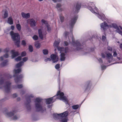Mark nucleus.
<instances>
[{
	"label": "nucleus",
	"mask_w": 122,
	"mask_h": 122,
	"mask_svg": "<svg viewBox=\"0 0 122 122\" xmlns=\"http://www.w3.org/2000/svg\"><path fill=\"white\" fill-rule=\"evenodd\" d=\"M42 100V99L39 98H36L35 100V108L37 112L41 111L43 112L46 111V108L42 106L41 103Z\"/></svg>",
	"instance_id": "nucleus-1"
},
{
	"label": "nucleus",
	"mask_w": 122,
	"mask_h": 122,
	"mask_svg": "<svg viewBox=\"0 0 122 122\" xmlns=\"http://www.w3.org/2000/svg\"><path fill=\"white\" fill-rule=\"evenodd\" d=\"M10 35L11 36L12 38L13 41H15V45L17 47H19L20 46V36L18 33H14L13 31L10 32Z\"/></svg>",
	"instance_id": "nucleus-2"
},
{
	"label": "nucleus",
	"mask_w": 122,
	"mask_h": 122,
	"mask_svg": "<svg viewBox=\"0 0 122 122\" xmlns=\"http://www.w3.org/2000/svg\"><path fill=\"white\" fill-rule=\"evenodd\" d=\"M21 71V70L20 68H19L17 70L14 69V80L15 82L16 83H18L20 81V79L22 78L23 77V76L21 74L19 76H18L17 75L18 73Z\"/></svg>",
	"instance_id": "nucleus-3"
},
{
	"label": "nucleus",
	"mask_w": 122,
	"mask_h": 122,
	"mask_svg": "<svg viewBox=\"0 0 122 122\" xmlns=\"http://www.w3.org/2000/svg\"><path fill=\"white\" fill-rule=\"evenodd\" d=\"M72 44L74 46H76V49L77 50H81L84 46L80 43L77 40L75 41L74 38L73 37L72 38Z\"/></svg>",
	"instance_id": "nucleus-4"
},
{
	"label": "nucleus",
	"mask_w": 122,
	"mask_h": 122,
	"mask_svg": "<svg viewBox=\"0 0 122 122\" xmlns=\"http://www.w3.org/2000/svg\"><path fill=\"white\" fill-rule=\"evenodd\" d=\"M78 16L74 15L73 17H71L69 22V26L70 28H72L78 18Z\"/></svg>",
	"instance_id": "nucleus-5"
},
{
	"label": "nucleus",
	"mask_w": 122,
	"mask_h": 122,
	"mask_svg": "<svg viewBox=\"0 0 122 122\" xmlns=\"http://www.w3.org/2000/svg\"><path fill=\"white\" fill-rule=\"evenodd\" d=\"M60 42L59 40L57 41H56L54 43V46L56 47L58 49L61 51H62L64 49L65 53H66L68 52V47H66L65 48L62 47H58L59 44Z\"/></svg>",
	"instance_id": "nucleus-6"
},
{
	"label": "nucleus",
	"mask_w": 122,
	"mask_h": 122,
	"mask_svg": "<svg viewBox=\"0 0 122 122\" xmlns=\"http://www.w3.org/2000/svg\"><path fill=\"white\" fill-rule=\"evenodd\" d=\"M34 96L32 95H31L28 96L26 99V106L28 110H29L31 109V107L30 103L31 102V98H33Z\"/></svg>",
	"instance_id": "nucleus-7"
},
{
	"label": "nucleus",
	"mask_w": 122,
	"mask_h": 122,
	"mask_svg": "<svg viewBox=\"0 0 122 122\" xmlns=\"http://www.w3.org/2000/svg\"><path fill=\"white\" fill-rule=\"evenodd\" d=\"M64 94L63 92H61L60 91H58L57 94L56 96H59L60 99L64 101L65 102H68V101L66 97L64 96Z\"/></svg>",
	"instance_id": "nucleus-8"
},
{
	"label": "nucleus",
	"mask_w": 122,
	"mask_h": 122,
	"mask_svg": "<svg viewBox=\"0 0 122 122\" xmlns=\"http://www.w3.org/2000/svg\"><path fill=\"white\" fill-rule=\"evenodd\" d=\"M11 83L9 81H7L6 82V85L4 86V87L5 89V92L9 93L10 91L11 88Z\"/></svg>",
	"instance_id": "nucleus-9"
},
{
	"label": "nucleus",
	"mask_w": 122,
	"mask_h": 122,
	"mask_svg": "<svg viewBox=\"0 0 122 122\" xmlns=\"http://www.w3.org/2000/svg\"><path fill=\"white\" fill-rule=\"evenodd\" d=\"M100 26L101 28L103 29L104 30L107 29L109 27H112L111 25H108L105 21H104L103 23H101Z\"/></svg>",
	"instance_id": "nucleus-10"
},
{
	"label": "nucleus",
	"mask_w": 122,
	"mask_h": 122,
	"mask_svg": "<svg viewBox=\"0 0 122 122\" xmlns=\"http://www.w3.org/2000/svg\"><path fill=\"white\" fill-rule=\"evenodd\" d=\"M68 112L67 111H65L64 112L57 114H54V116H56L57 117H66L68 115Z\"/></svg>",
	"instance_id": "nucleus-11"
},
{
	"label": "nucleus",
	"mask_w": 122,
	"mask_h": 122,
	"mask_svg": "<svg viewBox=\"0 0 122 122\" xmlns=\"http://www.w3.org/2000/svg\"><path fill=\"white\" fill-rule=\"evenodd\" d=\"M111 25L112 27L116 29L117 31L122 36V31L120 30L119 28L116 24H112Z\"/></svg>",
	"instance_id": "nucleus-12"
},
{
	"label": "nucleus",
	"mask_w": 122,
	"mask_h": 122,
	"mask_svg": "<svg viewBox=\"0 0 122 122\" xmlns=\"http://www.w3.org/2000/svg\"><path fill=\"white\" fill-rule=\"evenodd\" d=\"M51 57L54 63L58 61V58L57 56L54 54H52L51 55Z\"/></svg>",
	"instance_id": "nucleus-13"
},
{
	"label": "nucleus",
	"mask_w": 122,
	"mask_h": 122,
	"mask_svg": "<svg viewBox=\"0 0 122 122\" xmlns=\"http://www.w3.org/2000/svg\"><path fill=\"white\" fill-rule=\"evenodd\" d=\"M27 22L28 23H29L31 26L34 27L36 26V22L35 20L33 19H28Z\"/></svg>",
	"instance_id": "nucleus-14"
},
{
	"label": "nucleus",
	"mask_w": 122,
	"mask_h": 122,
	"mask_svg": "<svg viewBox=\"0 0 122 122\" xmlns=\"http://www.w3.org/2000/svg\"><path fill=\"white\" fill-rule=\"evenodd\" d=\"M81 4L80 3H77L76 4V6L75 9V13H78L81 7Z\"/></svg>",
	"instance_id": "nucleus-15"
},
{
	"label": "nucleus",
	"mask_w": 122,
	"mask_h": 122,
	"mask_svg": "<svg viewBox=\"0 0 122 122\" xmlns=\"http://www.w3.org/2000/svg\"><path fill=\"white\" fill-rule=\"evenodd\" d=\"M42 22L44 24L47 28V31L49 32L51 30V28L49 27V25L48 24L47 22L43 19L41 20Z\"/></svg>",
	"instance_id": "nucleus-16"
},
{
	"label": "nucleus",
	"mask_w": 122,
	"mask_h": 122,
	"mask_svg": "<svg viewBox=\"0 0 122 122\" xmlns=\"http://www.w3.org/2000/svg\"><path fill=\"white\" fill-rule=\"evenodd\" d=\"M11 52L12 54V58H13L19 55L18 52H15V51L13 50L11 51Z\"/></svg>",
	"instance_id": "nucleus-17"
},
{
	"label": "nucleus",
	"mask_w": 122,
	"mask_h": 122,
	"mask_svg": "<svg viewBox=\"0 0 122 122\" xmlns=\"http://www.w3.org/2000/svg\"><path fill=\"white\" fill-rule=\"evenodd\" d=\"M91 85V83L90 81H87L86 84V87L85 89V91H86L90 89Z\"/></svg>",
	"instance_id": "nucleus-18"
},
{
	"label": "nucleus",
	"mask_w": 122,
	"mask_h": 122,
	"mask_svg": "<svg viewBox=\"0 0 122 122\" xmlns=\"http://www.w3.org/2000/svg\"><path fill=\"white\" fill-rule=\"evenodd\" d=\"M21 15L24 18L28 19L30 17V14L29 13L25 14L24 12H22Z\"/></svg>",
	"instance_id": "nucleus-19"
},
{
	"label": "nucleus",
	"mask_w": 122,
	"mask_h": 122,
	"mask_svg": "<svg viewBox=\"0 0 122 122\" xmlns=\"http://www.w3.org/2000/svg\"><path fill=\"white\" fill-rule=\"evenodd\" d=\"M55 96H55L52 97L50 98L46 99V104H49L51 103L53 99V98Z\"/></svg>",
	"instance_id": "nucleus-20"
},
{
	"label": "nucleus",
	"mask_w": 122,
	"mask_h": 122,
	"mask_svg": "<svg viewBox=\"0 0 122 122\" xmlns=\"http://www.w3.org/2000/svg\"><path fill=\"white\" fill-rule=\"evenodd\" d=\"M87 8L93 13H96L95 12H97V11L98 9L96 7H95L94 9H92V8L90 6H89L87 7Z\"/></svg>",
	"instance_id": "nucleus-21"
},
{
	"label": "nucleus",
	"mask_w": 122,
	"mask_h": 122,
	"mask_svg": "<svg viewBox=\"0 0 122 122\" xmlns=\"http://www.w3.org/2000/svg\"><path fill=\"white\" fill-rule=\"evenodd\" d=\"M65 54L63 53H62L61 54V61H64L65 59Z\"/></svg>",
	"instance_id": "nucleus-22"
},
{
	"label": "nucleus",
	"mask_w": 122,
	"mask_h": 122,
	"mask_svg": "<svg viewBox=\"0 0 122 122\" xmlns=\"http://www.w3.org/2000/svg\"><path fill=\"white\" fill-rule=\"evenodd\" d=\"M15 112V111H13V112H7L6 113V114L9 117H10L13 116Z\"/></svg>",
	"instance_id": "nucleus-23"
},
{
	"label": "nucleus",
	"mask_w": 122,
	"mask_h": 122,
	"mask_svg": "<svg viewBox=\"0 0 122 122\" xmlns=\"http://www.w3.org/2000/svg\"><path fill=\"white\" fill-rule=\"evenodd\" d=\"M7 22L10 25L13 24V21L11 17H10L8 18Z\"/></svg>",
	"instance_id": "nucleus-24"
},
{
	"label": "nucleus",
	"mask_w": 122,
	"mask_h": 122,
	"mask_svg": "<svg viewBox=\"0 0 122 122\" xmlns=\"http://www.w3.org/2000/svg\"><path fill=\"white\" fill-rule=\"evenodd\" d=\"M38 32L40 38L41 39H43V36L41 30L40 29H39Z\"/></svg>",
	"instance_id": "nucleus-25"
},
{
	"label": "nucleus",
	"mask_w": 122,
	"mask_h": 122,
	"mask_svg": "<svg viewBox=\"0 0 122 122\" xmlns=\"http://www.w3.org/2000/svg\"><path fill=\"white\" fill-rule=\"evenodd\" d=\"M104 14H98L97 17L102 20L104 19Z\"/></svg>",
	"instance_id": "nucleus-26"
},
{
	"label": "nucleus",
	"mask_w": 122,
	"mask_h": 122,
	"mask_svg": "<svg viewBox=\"0 0 122 122\" xmlns=\"http://www.w3.org/2000/svg\"><path fill=\"white\" fill-rule=\"evenodd\" d=\"M9 57V55L7 53L5 54L3 56H1L0 57V61H2L3 60V57H5L6 58H7Z\"/></svg>",
	"instance_id": "nucleus-27"
},
{
	"label": "nucleus",
	"mask_w": 122,
	"mask_h": 122,
	"mask_svg": "<svg viewBox=\"0 0 122 122\" xmlns=\"http://www.w3.org/2000/svg\"><path fill=\"white\" fill-rule=\"evenodd\" d=\"M106 58L107 60H109L112 57V54L109 53L106 54Z\"/></svg>",
	"instance_id": "nucleus-28"
},
{
	"label": "nucleus",
	"mask_w": 122,
	"mask_h": 122,
	"mask_svg": "<svg viewBox=\"0 0 122 122\" xmlns=\"http://www.w3.org/2000/svg\"><path fill=\"white\" fill-rule=\"evenodd\" d=\"M23 61H21L19 63L17 64L16 66L17 68L20 67L23 65Z\"/></svg>",
	"instance_id": "nucleus-29"
},
{
	"label": "nucleus",
	"mask_w": 122,
	"mask_h": 122,
	"mask_svg": "<svg viewBox=\"0 0 122 122\" xmlns=\"http://www.w3.org/2000/svg\"><path fill=\"white\" fill-rule=\"evenodd\" d=\"M60 120L61 122H67L68 119L67 118H61Z\"/></svg>",
	"instance_id": "nucleus-30"
},
{
	"label": "nucleus",
	"mask_w": 122,
	"mask_h": 122,
	"mask_svg": "<svg viewBox=\"0 0 122 122\" xmlns=\"http://www.w3.org/2000/svg\"><path fill=\"white\" fill-rule=\"evenodd\" d=\"M8 62V61L7 60H5L3 62L1 63V65L2 66H6Z\"/></svg>",
	"instance_id": "nucleus-31"
},
{
	"label": "nucleus",
	"mask_w": 122,
	"mask_h": 122,
	"mask_svg": "<svg viewBox=\"0 0 122 122\" xmlns=\"http://www.w3.org/2000/svg\"><path fill=\"white\" fill-rule=\"evenodd\" d=\"M35 46L37 48H39L40 46V44L38 42H36L35 43Z\"/></svg>",
	"instance_id": "nucleus-32"
},
{
	"label": "nucleus",
	"mask_w": 122,
	"mask_h": 122,
	"mask_svg": "<svg viewBox=\"0 0 122 122\" xmlns=\"http://www.w3.org/2000/svg\"><path fill=\"white\" fill-rule=\"evenodd\" d=\"M16 27L17 30L20 31L21 29V27L20 24H18L16 25Z\"/></svg>",
	"instance_id": "nucleus-33"
},
{
	"label": "nucleus",
	"mask_w": 122,
	"mask_h": 122,
	"mask_svg": "<svg viewBox=\"0 0 122 122\" xmlns=\"http://www.w3.org/2000/svg\"><path fill=\"white\" fill-rule=\"evenodd\" d=\"M72 107L73 109L76 110L78 108L79 106L78 105H73Z\"/></svg>",
	"instance_id": "nucleus-34"
},
{
	"label": "nucleus",
	"mask_w": 122,
	"mask_h": 122,
	"mask_svg": "<svg viewBox=\"0 0 122 122\" xmlns=\"http://www.w3.org/2000/svg\"><path fill=\"white\" fill-rule=\"evenodd\" d=\"M5 13L4 14V18H6L8 16V14L7 11L6 10L4 11Z\"/></svg>",
	"instance_id": "nucleus-35"
},
{
	"label": "nucleus",
	"mask_w": 122,
	"mask_h": 122,
	"mask_svg": "<svg viewBox=\"0 0 122 122\" xmlns=\"http://www.w3.org/2000/svg\"><path fill=\"white\" fill-rule=\"evenodd\" d=\"M29 51L30 52H32L33 51V49L32 46L31 45H30L29 46Z\"/></svg>",
	"instance_id": "nucleus-36"
},
{
	"label": "nucleus",
	"mask_w": 122,
	"mask_h": 122,
	"mask_svg": "<svg viewBox=\"0 0 122 122\" xmlns=\"http://www.w3.org/2000/svg\"><path fill=\"white\" fill-rule=\"evenodd\" d=\"M43 53L44 55H46L48 53V51L46 49H44L43 51Z\"/></svg>",
	"instance_id": "nucleus-37"
},
{
	"label": "nucleus",
	"mask_w": 122,
	"mask_h": 122,
	"mask_svg": "<svg viewBox=\"0 0 122 122\" xmlns=\"http://www.w3.org/2000/svg\"><path fill=\"white\" fill-rule=\"evenodd\" d=\"M15 60L17 61H20L21 60V56H19L17 57L15 59Z\"/></svg>",
	"instance_id": "nucleus-38"
},
{
	"label": "nucleus",
	"mask_w": 122,
	"mask_h": 122,
	"mask_svg": "<svg viewBox=\"0 0 122 122\" xmlns=\"http://www.w3.org/2000/svg\"><path fill=\"white\" fill-rule=\"evenodd\" d=\"M106 53H101V56L103 58H105L106 57Z\"/></svg>",
	"instance_id": "nucleus-39"
},
{
	"label": "nucleus",
	"mask_w": 122,
	"mask_h": 122,
	"mask_svg": "<svg viewBox=\"0 0 122 122\" xmlns=\"http://www.w3.org/2000/svg\"><path fill=\"white\" fill-rule=\"evenodd\" d=\"M38 36L36 35L34 36L33 37V39L35 40H36L38 39Z\"/></svg>",
	"instance_id": "nucleus-40"
},
{
	"label": "nucleus",
	"mask_w": 122,
	"mask_h": 122,
	"mask_svg": "<svg viewBox=\"0 0 122 122\" xmlns=\"http://www.w3.org/2000/svg\"><path fill=\"white\" fill-rule=\"evenodd\" d=\"M16 87L17 88L20 89L22 88L23 86L22 84L18 85H17Z\"/></svg>",
	"instance_id": "nucleus-41"
},
{
	"label": "nucleus",
	"mask_w": 122,
	"mask_h": 122,
	"mask_svg": "<svg viewBox=\"0 0 122 122\" xmlns=\"http://www.w3.org/2000/svg\"><path fill=\"white\" fill-rule=\"evenodd\" d=\"M26 53L25 51H23L21 53V56L22 57L25 56H26Z\"/></svg>",
	"instance_id": "nucleus-42"
},
{
	"label": "nucleus",
	"mask_w": 122,
	"mask_h": 122,
	"mask_svg": "<svg viewBox=\"0 0 122 122\" xmlns=\"http://www.w3.org/2000/svg\"><path fill=\"white\" fill-rule=\"evenodd\" d=\"M55 68L56 69H58L60 68V65L59 64H56L55 66Z\"/></svg>",
	"instance_id": "nucleus-43"
},
{
	"label": "nucleus",
	"mask_w": 122,
	"mask_h": 122,
	"mask_svg": "<svg viewBox=\"0 0 122 122\" xmlns=\"http://www.w3.org/2000/svg\"><path fill=\"white\" fill-rule=\"evenodd\" d=\"M60 20L62 22L63 21L64 19V17L62 16H60Z\"/></svg>",
	"instance_id": "nucleus-44"
},
{
	"label": "nucleus",
	"mask_w": 122,
	"mask_h": 122,
	"mask_svg": "<svg viewBox=\"0 0 122 122\" xmlns=\"http://www.w3.org/2000/svg\"><path fill=\"white\" fill-rule=\"evenodd\" d=\"M21 44L22 45L24 46H25L26 45V43L24 40H23L22 41Z\"/></svg>",
	"instance_id": "nucleus-45"
},
{
	"label": "nucleus",
	"mask_w": 122,
	"mask_h": 122,
	"mask_svg": "<svg viewBox=\"0 0 122 122\" xmlns=\"http://www.w3.org/2000/svg\"><path fill=\"white\" fill-rule=\"evenodd\" d=\"M108 50L110 51H112V48L110 46H108L107 47Z\"/></svg>",
	"instance_id": "nucleus-46"
},
{
	"label": "nucleus",
	"mask_w": 122,
	"mask_h": 122,
	"mask_svg": "<svg viewBox=\"0 0 122 122\" xmlns=\"http://www.w3.org/2000/svg\"><path fill=\"white\" fill-rule=\"evenodd\" d=\"M9 51V49L8 48H6L5 49L4 51L5 53H7Z\"/></svg>",
	"instance_id": "nucleus-47"
},
{
	"label": "nucleus",
	"mask_w": 122,
	"mask_h": 122,
	"mask_svg": "<svg viewBox=\"0 0 122 122\" xmlns=\"http://www.w3.org/2000/svg\"><path fill=\"white\" fill-rule=\"evenodd\" d=\"M61 5L60 4H57L56 6V8L58 9V8H60L61 6Z\"/></svg>",
	"instance_id": "nucleus-48"
},
{
	"label": "nucleus",
	"mask_w": 122,
	"mask_h": 122,
	"mask_svg": "<svg viewBox=\"0 0 122 122\" xmlns=\"http://www.w3.org/2000/svg\"><path fill=\"white\" fill-rule=\"evenodd\" d=\"M101 68L102 70H103L105 69L106 66L105 65H102L101 66Z\"/></svg>",
	"instance_id": "nucleus-49"
},
{
	"label": "nucleus",
	"mask_w": 122,
	"mask_h": 122,
	"mask_svg": "<svg viewBox=\"0 0 122 122\" xmlns=\"http://www.w3.org/2000/svg\"><path fill=\"white\" fill-rule=\"evenodd\" d=\"M28 59L27 57H25L23 58V61H26Z\"/></svg>",
	"instance_id": "nucleus-50"
},
{
	"label": "nucleus",
	"mask_w": 122,
	"mask_h": 122,
	"mask_svg": "<svg viewBox=\"0 0 122 122\" xmlns=\"http://www.w3.org/2000/svg\"><path fill=\"white\" fill-rule=\"evenodd\" d=\"M18 117L16 116H14L13 117V120H16L17 119Z\"/></svg>",
	"instance_id": "nucleus-51"
},
{
	"label": "nucleus",
	"mask_w": 122,
	"mask_h": 122,
	"mask_svg": "<svg viewBox=\"0 0 122 122\" xmlns=\"http://www.w3.org/2000/svg\"><path fill=\"white\" fill-rule=\"evenodd\" d=\"M17 96V95L16 93L13 94L12 95V97L13 98H15Z\"/></svg>",
	"instance_id": "nucleus-52"
},
{
	"label": "nucleus",
	"mask_w": 122,
	"mask_h": 122,
	"mask_svg": "<svg viewBox=\"0 0 122 122\" xmlns=\"http://www.w3.org/2000/svg\"><path fill=\"white\" fill-rule=\"evenodd\" d=\"M98 60L99 61V62L100 63L102 62V60L101 58H99L98 59Z\"/></svg>",
	"instance_id": "nucleus-53"
},
{
	"label": "nucleus",
	"mask_w": 122,
	"mask_h": 122,
	"mask_svg": "<svg viewBox=\"0 0 122 122\" xmlns=\"http://www.w3.org/2000/svg\"><path fill=\"white\" fill-rule=\"evenodd\" d=\"M117 55V54L116 51H114L113 52V56L114 57H116Z\"/></svg>",
	"instance_id": "nucleus-54"
},
{
	"label": "nucleus",
	"mask_w": 122,
	"mask_h": 122,
	"mask_svg": "<svg viewBox=\"0 0 122 122\" xmlns=\"http://www.w3.org/2000/svg\"><path fill=\"white\" fill-rule=\"evenodd\" d=\"M106 39V37L104 36H103L102 37V41H104Z\"/></svg>",
	"instance_id": "nucleus-55"
},
{
	"label": "nucleus",
	"mask_w": 122,
	"mask_h": 122,
	"mask_svg": "<svg viewBox=\"0 0 122 122\" xmlns=\"http://www.w3.org/2000/svg\"><path fill=\"white\" fill-rule=\"evenodd\" d=\"M65 35L66 36L68 35L69 34V32L66 31L65 32Z\"/></svg>",
	"instance_id": "nucleus-56"
},
{
	"label": "nucleus",
	"mask_w": 122,
	"mask_h": 122,
	"mask_svg": "<svg viewBox=\"0 0 122 122\" xmlns=\"http://www.w3.org/2000/svg\"><path fill=\"white\" fill-rule=\"evenodd\" d=\"M64 43L65 46H68V43L66 41H65Z\"/></svg>",
	"instance_id": "nucleus-57"
},
{
	"label": "nucleus",
	"mask_w": 122,
	"mask_h": 122,
	"mask_svg": "<svg viewBox=\"0 0 122 122\" xmlns=\"http://www.w3.org/2000/svg\"><path fill=\"white\" fill-rule=\"evenodd\" d=\"M52 1L54 2H56L57 1H61V0H52Z\"/></svg>",
	"instance_id": "nucleus-58"
},
{
	"label": "nucleus",
	"mask_w": 122,
	"mask_h": 122,
	"mask_svg": "<svg viewBox=\"0 0 122 122\" xmlns=\"http://www.w3.org/2000/svg\"><path fill=\"white\" fill-rule=\"evenodd\" d=\"M11 28L12 30H13L14 28V27L13 25H11Z\"/></svg>",
	"instance_id": "nucleus-59"
},
{
	"label": "nucleus",
	"mask_w": 122,
	"mask_h": 122,
	"mask_svg": "<svg viewBox=\"0 0 122 122\" xmlns=\"http://www.w3.org/2000/svg\"><path fill=\"white\" fill-rule=\"evenodd\" d=\"M89 4L90 5H92L93 4L94 5L93 3L92 2H90L89 3Z\"/></svg>",
	"instance_id": "nucleus-60"
},
{
	"label": "nucleus",
	"mask_w": 122,
	"mask_h": 122,
	"mask_svg": "<svg viewBox=\"0 0 122 122\" xmlns=\"http://www.w3.org/2000/svg\"><path fill=\"white\" fill-rule=\"evenodd\" d=\"M120 47L121 49H122V44H120Z\"/></svg>",
	"instance_id": "nucleus-61"
},
{
	"label": "nucleus",
	"mask_w": 122,
	"mask_h": 122,
	"mask_svg": "<svg viewBox=\"0 0 122 122\" xmlns=\"http://www.w3.org/2000/svg\"><path fill=\"white\" fill-rule=\"evenodd\" d=\"M50 60V58H47L46 59H45V60L46 61L47 60Z\"/></svg>",
	"instance_id": "nucleus-62"
},
{
	"label": "nucleus",
	"mask_w": 122,
	"mask_h": 122,
	"mask_svg": "<svg viewBox=\"0 0 122 122\" xmlns=\"http://www.w3.org/2000/svg\"><path fill=\"white\" fill-rule=\"evenodd\" d=\"M25 92L23 91H22L21 92V93H22L23 94Z\"/></svg>",
	"instance_id": "nucleus-63"
},
{
	"label": "nucleus",
	"mask_w": 122,
	"mask_h": 122,
	"mask_svg": "<svg viewBox=\"0 0 122 122\" xmlns=\"http://www.w3.org/2000/svg\"><path fill=\"white\" fill-rule=\"evenodd\" d=\"M20 100V97H18L17 98V100L18 101H19Z\"/></svg>",
	"instance_id": "nucleus-64"
}]
</instances>
